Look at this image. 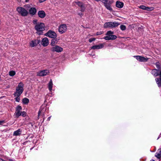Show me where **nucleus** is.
Instances as JSON below:
<instances>
[{
	"label": "nucleus",
	"mask_w": 161,
	"mask_h": 161,
	"mask_svg": "<svg viewBox=\"0 0 161 161\" xmlns=\"http://www.w3.org/2000/svg\"><path fill=\"white\" fill-rule=\"evenodd\" d=\"M35 29L37 31L36 33L40 35L45 29V25L43 23L38 22L37 24L35 25Z\"/></svg>",
	"instance_id": "1"
},
{
	"label": "nucleus",
	"mask_w": 161,
	"mask_h": 161,
	"mask_svg": "<svg viewBox=\"0 0 161 161\" xmlns=\"http://www.w3.org/2000/svg\"><path fill=\"white\" fill-rule=\"evenodd\" d=\"M24 85L22 82H20L16 88V91L14 94V96H20L24 91Z\"/></svg>",
	"instance_id": "2"
},
{
	"label": "nucleus",
	"mask_w": 161,
	"mask_h": 161,
	"mask_svg": "<svg viewBox=\"0 0 161 161\" xmlns=\"http://www.w3.org/2000/svg\"><path fill=\"white\" fill-rule=\"evenodd\" d=\"M100 1L103 3L104 6L108 10L111 12L113 11V9L111 7V5L113 2L112 1L108 0H100Z\"/></svg>",
	"instance_id": "3"
},
{
	"label": "nucleus",
	"mask_w": 161,
	"mask_h": 161,
	"mask_svg": "<svg viewBox=\"0 0 161 161\" xmlns=\"http://www.w3.org/2000/svg\"><path fill=\"white\" fill-rule=\"evenodd\" d=\"M120 25V24L116 22H108L105 23L104 25V27L105 28H113L118 26Z\"/></svg>",
	"instance_id": "4"
},
{
	"label": "nucleus",
	"mask_w": 161,
	"mask_h": 161,
	"mask_svg": "<svg viewBox=\"0 0 161 161\" xmlns=\"http://www.w3.org/2000/svg\"><path fill=\"white\" fill-rule=\"evenodd\" d=\"M17 10L21 15L23 16H27L28 14V11L23 7H18L17 8Z\"/></svg>",
	"instance_id": "5"
},
{
	"label": "nucleus",
	"mask_w": 161,
	"mask_h": 161,
	"mask_svg": "<svg viewBox=\"0 0 161 161\" xmlns=\"http://www.w3.org/2000/svg\"><path fill=\"white\" fill-rule=\"evenodd\" d=\"M50 49V50L53 52H56L58 53H60L63 51L62 47L57 45L52 47Z\"/></svg>",
	"instance_id": "6"
},
{
	"label": "nucleus",
	"mask_w": 161,
	"mask_h": 161,
	"mask_svg": "<svg viewBox=\"0 0 161 161\" xmlns=\"http://www.w3.org/2000/svg\"><path fill=\"white\" fill-rule=\"evenodd\" d=\"M44 35L52 38H56L57 36L56 33L54 31L51 30L48 31Z\"/></svg>",
	"instance_id": "7"
},
{
	"label": "nucleus",
	"mask_w": 161,
	"mask_h": 161,
	"mask_svg": "<svg viewBox=\"0 0 161 161\" xmlns=\"http://www.w3.org/2000/svg\"><path fill=\"white\" fill-rule=\"evenodd\" d=\"M67 30V26L65 24L60 25L58 27V31L60 33L62 34L65 32Z\"/></svg>",
	"instance_id": "8"
},
{
	"label": "nucleus",
	"mask_w": 161,
	"mask_h": 161,
	"mask_svg": "<svg viewBox=\"0 0 161 161\" xmlns=\"http://www.w3.org/2000/svg\"><path fill=\"white\" fill-rule=\"evenodd\" d=\"M22 109V108L21 106L18 105L16 107V110L14 113V116L15 118H18L19 116V115L21 112V111Z\"/></svg>",
	"instance_id": "9"
},
{
	"label": "nucleus",
	"mask_w": 161,
	"mask_h": 161,
	"mask_svg": "<svg viewBox=\"0 0 161 161\" xmlns=\"http://www.w3.org/2000/svg\"><path fill=\"white\" fill-rule=\"evenodd\" d=\"M136 59L140 62H146L148 61L149 58L141 56H134Z\"/></svg>",
	"instance_id": "10"
},
{
	"label": "nucleus",
	"mask_w": 161,
	"mask_h": 161,
	"mask_svg": "<svg viewBox=\"0 0 161 161\" xmlns=\"http://www.w3.org/2000/svg\"><path fill=\"white\" fill-rule=\"evenodd\" d=\"M49 73V72L48 70H44L37 72V75L38 76H43L48 74Z\"/></svg>",
	"instance_id": "11"
},
{
	"label": "nucleus",
	"mask_w": 161,
	"mask_h": 161,
	"mask_svg": "<svg viewBox=\"0 0 161 161\" xmlns=\"http://www.w3.org/2000/svg\"><path fill=\"white\" fill-rule=\"evenodd\" d=\"M75 3L77 4L80 8V11L84 12L86 9L85 4L82 2L80 1L75 2Z\"/></svg>",
	"instance_id": "12"
},
{
	"label": "nucleus",
	"mask_w": 161,
	"mask_h": 161,
	"mask_svg": "<svg viewBox=\"0 0 161 161\" xmlns=\"http://www.w3.org/2000/svg\"><path fill=\"white\" fill-rule=\"evenodd\" d=\"M40 40H35L31 41L30 43V46L31 47H33L37 45L40 42Z\"/></svg>",
	"instance_id": "13"
},
{
	"label": "nucleus",
	"mask_w": 161,
	"mask_h": 161,
	"mask_svg": "<svg viewBox=\"0 0 161 161\" xmlns=\"http://www.w3.org/2000/svg\"><path fill=\"white\" fill-rule=\"evenodd\" d=\"M155 81L158 86L159 87H161V70L160 71V77L157 78L155 79Z\"/></svg>",
	"instance_id": "14"
},
{
	"label": "nucleus",
	"mask_w": 161,
	"mask_h": 161,
	"mask_svg": "<svg viewBox=\"0 0 161 161\" xmlns=\"http://www.w3.org/2000/svg\"><path fill=\"white\" fill-rule=\"evenodd\" d=\"M117 37L114 35H111L110 36H107L104 38L106 40H114L117 38Z\"/></svg>",
	"instance_id": "15"
},
{
	"label": "nucleus",
	"mask_w": 161,
	"mask_h": 161,
	"mask_svg": "<svg viewBox=\"0 0 161 161\" xmlns=\"http://www.w3.org/2000/svg\"><path fill=\"white\" fill-rule=\"evenodd\" d=\"M42 45L44 47H46L48 44V40L47 37H45L42 40Z\"/></svg>",
	"instance_id": "16"
},
{
	"label": "nucleus",
	"mask_w": 161,
	"mask_h": 161,
	"mask_svg": "<svg viewBox=\"0 0 161 161\" xmlns=\"http://www.w3.org/2000/svg\"><path fill=\"white\" fill-rule=\"evenodd\" d=\"M104 44H101L98 45H96L92 46L91 47V49H100L104 47Z\"/></svg>",
	"instance_id": "17"
},
{
	"label": "nucleus",
	"mask_w": 161,
	"mask_h": 161,
	"mask_svg": "<svg viewBox=\"0 0 161 161\" xmlns=\"http://www.w3.org/2000/svg\"><path fill=\"white\" fill-rule=\"evenodd\" d=\"M38 15L39 17L41 18H43L45 17L46 14L44 11L40 10L38 12Z\"/></svg>",
	"instance_id": "18"
},
{
	"label": "nucleus",
	"mask_w": 161,
	"mask_h": 161,
	"mask_svg": "<svg viewBox=\"0 0 161 161\" xmlns=\"http://www.w3.org/2000/svg\"><path fill=\"white\" fill-rule=\"evenodd\" d=\"M139 8L143 10H146L147 11H150L153 9V7H146L145 6L142 5L139 7Z\"/></svg>",
	"instance_id": "19"
},
{
	"label": "nucleus",
	"mask_w": 161,
	"mask_h": 161,
	"mask_svg": "<svg viewBox=\"0 0 161 161\" xmlns=\"http://www.w3.org/2000/svg\"><path fill=\"white\" fill-rule=\"evenodd\" d=\"M124 3L120 1H117L116 3V6L119 8H122L124 6Z\"/></svg>",
	"instance_id": "20"
},
{
	"label": "nucleus",
	"mask_w": 161,
	"mask_h": 161,
	"mask_svg": "<svg viewBox=\"0 0 161 161\" xmlns=\"http://www.w3.org/2000/svg\"><path fill=\"white\" fill-rule=\"evenodd\" d=\"M158 69H153L152 71V74L155 76H157L158 75L160 76V72L158 73Z\"/></svg>",
	"instance_id": "21"
},
{
	"label": "nucleus",
	"mask_w": 161,
	"mask_h": 161,
	"mask_svg": "<svg viewBox=\"0 0 161 161\" xmlns=\"http://www.w3.org/2000/svg\"><path fill=\"white\" fill-rule=\"evenodd\" d=\"M29 12L30 14L34 15L36 14V10L35 8H31L30 9Z\"/></svg>",
	"instance_id": "22"
},
{
	"label": "nucleus",
	"mask_w": 161,
	"mask_h": 161,
	"mask_svg": "<svg viewBox=\"0 0 161 161\" xmlns=\"http://www.w3.org/2000/svg\"><path fill=\"white\" fill-rule=\"evenodd\" d=\"M22 132V130L20 129H19L14 132L13 135L14 136H19L21 135Z\"/></svg>",
	"instance_id": "23"
},
{
	"label": "nucleus",
	"mask_w": 161,
	"mask_h": 161,
	"mask_svg": "<svg viewBox=\"0 0 161 161\" xmlns=\"http://www.w3.org/2000/svg\"><path fill=\"white\" fill-rule=\"evenodd\" d=\"M58 41L55 38H53L51 40V45L52 46V47L56 45V44H57L58 43Z\"/></svg>",
	"instance_id": "24"
},
{
	"label": "nucleus",
	"mask_w": 161,
	"mask_h": 161,
	"mask_svg": "<svg viewBox=\"0 0 161 161\" xmlns=\"http://www.w3.org/2000/svg\"><path fill=\"white\" fill-rule=\"evenodd\" d=\"M53 83L52 79H51L49 82L48 84V87L50 91H51L52 89Z\"/></svg>",
	"instance_id": "25"
},
{
	"label": "nucleus",
	"mask_w": 161,
	"mask_h": 161,
	"mask_svg": "<svg viewBox=\"0 0 161 161\" xmlns=\"http://www.w3.org/2000/svg\"><path fill=\"white\" fill-rule=\"evenodd\" d=\"M159 153H156L155 156L158 158H160L161 157V149H159L158 150Z\"/></svg>",
	"instance_id": "26"
},
{
	"label": "nucleus",
	"mask_w": 161,
	"mask_h": 161,
	"mask_svg": "<svg viewBox=\"0 0 161 161\" xmlns=\"http://www.w3.org/2000/svg\"><path fill=\"white\" fill-rule=\"evenodd\" d=\"M29 100L27 98H24L22 100V102L24 104H27L29 103Z\"/></svg>",
	"instance_id": "27"
},
{
	"label": "nucleus",
	"mask_w": 161,
	"mask_h": 161,
	"mask_svg": "<svg viewBox=\"0 0 161 161\" xmlns=\"http://www.w3.org/2000/svg\"><path fill=\"white\" fill-rule=\"evenodd\" d=\"M21 115L23 117H25L26 116V113L25 111L21 112L19 115V116Z\"/></svg>",
	"instance_id": "28"
},
{
	"label": "nucleus",
	"mask_w": 161,
	"mask_h": 161,
	"mask_svg": "<svg viewBox=\"0 0 161 161\" xmlns=\"http://www.w3.org/2000/svg\"><path fill=\"white\" fill-rule=\"evenodd\" d=\"M15 74V72L14 71H10L9 72V75L10 76H13Z\"/></svg>",
	"instance_id": "29"
},
{
	"label": "nucleus",
	"mask_w": 161,
	"mask_h": 161,
	"mask_svg": "<svg viewBox=\"0 0 161 161\" xmlns=\"http://www.w3.org/2000/svg\"><path fill=\"white\" fill-rule=\"evenodd\" d=\"M114 33V32L113 31H107L106 35L107 36H110L113 35Z\"/></svg>",
	"instance_id": "30"
},
{
	"label": "nucleus",
	"mask_w": 161,
	"mask_h": 161,
	"mask_svg": "<svg viewBox=\"0 0 161 161\" xmlns=\"http://www.w3.org/2000/svg\"><path fill=\"white\" fill-rule=\"evenodd\" d=\"M126 26L124 25H121L120 26V28L122 31H124L126 29Z\"/></svg>",
	"instance_id": "31"
},
{
	"label": "nucleus",
	"mask_w": 161,
	"mask_h": 161,
	"mask_svg": "<svg viewBox=\"0 0 161 161\" xmlns=\"http://www.w3.org/2000/svg\"><path fill=\"white\" fill-rule=\"evenodd\" d=\"M14 96L15 97H16V98H15L16 101L17 102H19L20 100V98L19 97L20 96Z\"/></svg>",
	"instance_id": "32"
},
{
	"label": "nucleus",
	"mask_w": 161,
	"mask_h": 161,
	"mask_svg": "<svg viewBox=\"0 0 161 161\" xmlns=\"http://www.w3.org/2000/svg\"><path fill=\"white\" fill-rule=\"evenodd\" d=\"M157 68L158 69L160 68V64L159 62H157L155 64Z\"/></svg>",
	"instance_id": "33"
},
{
	"label": "nucleus",
	"mask_w": 161,
	"mask_h": 161,
	"mask_svg": "<svg viewBox=\"0 0 161 161\" xmlns=\"http://www.w3.org/2000/svg\"><path fill=\"white\" fill-rule=\"evenodd\" d=\"M96 38H91L89 39V42H91L93 41H95Z\"/></svg>",
	"instance_id": "34"
},
{
	"label": "nucleus",
	"mask_w": 161,
	"mask_h": 161,
	"mask_svg": "<svg viewBox=\"0 0 161 161\" xmlns=\"http://www.w3.org/2000/svg\"><path fill=\"white\" fill-rule=\"evenodd\" d=\"M33 23L35 25L37 24V20L35 19L33 20Z\"/></svg>",
	"instance_id": "35"
},
{
	"label": "nucleus",
	"mask_w": 161,
	"mask_h": 161,
	"mask_svg": "<svg viewBox=\"0 0 161 161\" xmlns=\"http://www.w3.org/2000/svg\"><path fill=\"white\" fill-rule=\"evenodd\" d=\"M4 123V120H0V125H2Z\"/></svg>",
	"instance_id": "36"
},
{
	"label": "nucleus",
	"mask_w": 161,
	"mask_h": 161,
	"mask_svg": "<svg viewBox=\"0 0 161 161\" xmlns=\"http://www.w3.org/2000/svg\"><path fill=\"white\" fill-rule=\"evenodd\" d=\"M78 15H79L80 17H81L83 15V14L81 13H78Z\"/></svg>",
	"instance_id": "37"
},
{
	"label": "nucleus",
	"mask_w": 161,
	"mask_h": 161,
	"mask_svg": "<svg viewBox=\"0 0 161 161\" xmlns=\"http://www.w3.org/2000/svg\"><path fill=\"white\" fill-rule=\"evenodd\" d=\"M102 34V33H101L100 32H97V35H99Z\"/></svg>",
	"instance_id": "38"
},
{
	"label": "nucleus",
	"mask_w": 161,
	"mask_h": 161,
	"mask_svg": "<svg viewBox=\"0 0 161 161\" xmlns=\"http://www.w3.org/2000/svg\"><path fill=\"white\" fill-rule=\"evenodd\" d=\"M41 112L40 111H39V112H38V116H39L40 115V114H41Z\"/></svg>",
	"instance_id": "39"
},
{
	"label": "nucleus",
	"mask_w": 161,
	"mask_h": 161,
	"mask_svg": "<svg viewBox=\"0 0 161 161\" xmlns=\"http://www.w3.org/2000/svg\"><path fill=\"white\" fill-rule=\"evenodd\" d=\"M51 116L49 117L48 118V119H47V120H50V118H51Z\"/></svg>",
	"instance_id": "40"
},
{
	"label": "nucleus",
	"mask_w": 161,
	"mask_h": 161,
	"mask_svg": "<svg viewBox=\"0 0 161 161\" xmlns=\"http://www.w3.org/2000/svg\"><path fill=\"white\" fill-rule=\"evenodd\" d=\"M9 161H14L13 159H9Z\"/></svg>",
	"instance_id": "41"
},
{
	"label": "nucleus",
	"mask_w": 161,
	"mask_h": 161,
	"mask_svg": "<svg viewBox=\"0 0 161 161\" xmlns=\"http://www.w3.org/2000/svg\"><path fill=\"white\" fill-rule=\"evenodd\" d=\"M150 161H155L153 160H152Z\"/></svg>",
	"instance_id": "42"
}]
</instances>
